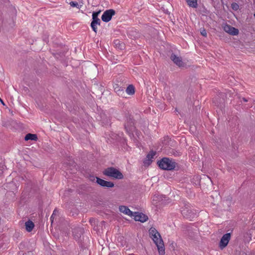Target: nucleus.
Returning <instances> with one entry per match:
<instances>
[{
	"mask_svg": "<svg viewBox=\"0 0 255 255\" xmlns=\"http://www.w3.org/2000/svg\"><path fill=\"white\" fill-rule=\"evenodd\" d=\"M157 163L160 168L166 170H173L177 165L174 160L168 157L162 158Z\"/></svg>",
	"mask_w": 255,
	"mask_h": 255,
	"instance_id": "1",
	"label": "nucleus"
},
{
	"mask_svg": "<svg viewBox=\"0 0 255 255\" xmlns=\"http://www.w3.org/2000/svg\"><path fill=\"white\" fill-rule=\"evenodd\" d=\"M103 174L107 176L116 179H123L124 175L123 173L118 169L114 167H108L104 169Z\"/></svg>",
	"mask_w": 255,
	"mask_h": 255,
	"instance_id": "2",
	"label": "nucleus"
},
{
	"mask_svg": "<svg viewBox=\"0 0 255 255\" xmlns=\"http://www.w3.org/2000/svg\"><path fill=\"white\" fill-rule=\"evenodd\" d=\"M181 213L183 217L191 220L196 216L197 212L192 209V207L188 203H185L184 206L182 208Z\"/></svg>",
	"mask_w": 255,
	"mask_h": 255,
	"instance_id": "3",
	"label": "nucleus"
},
{
	"mask_svg": "<svg viewBox=\"0 0 255 255\" xmlns=\"http://www.w3.org/2000/svg\"><path fill=\"white\" fill-rule=\"evenodd\" d=\"M151 238L152 239L153 242L156 245L159 255H165V248L164 245L163 243V241L160 235L159 236L157 235H155V236H150Z\"/></svg>",
	"mask_w": 255,
	"mask_h": 255,
	"instance_id": "4",
	"label": "nucleus"
},
{
	"mask_svg": "<svg viewBox=\"0 0 255 255\" xmlns=\"http://www.w3.org/2000/svg\"><path fill=\"white\" fill-rule=\"evenodd\" d=\"M225 97H227L226 93L223 92L220 93L217 96L214 98L213 103L217 107L222 108L225 105Z\"/></svg>",
	"mask_w": 255,
	"mask_h": 255,
	"instance_id": "5",
	"label": "nucleus"
},
{
	"mask_svg": "<svg viewBox=\"0 0 255 255\" xmlns=\"http://www.w3.org/2000/svg\"><path fill=\"white\" fill-rule=\"evenodd\" d=\"M116 14V11L113 9H110L105 11L102 15V20L103 21L108 22L110 21L112 16Z\"/></svg>",
	"mask_w": 255,
	"mask_h": 255,
	"instance_id": "6",
	"label": "nucleus"
},
{
	"mask_svg": "<svg viewBox=\"0 0 255 255\" xmlns=\"http://www.w3.org/2000/svg\"><path fill=\"white\" fill-rule=\"evenodd\" d=\"M96 182L100 186L105 188H113L115 186V184L113 182L111 181H106L104 179L100 178L99 177L97 178Z\"/></svg>",
	"mask_w": 255,
	"mask_h": 255,
	"instance_id": "7",
	"label": "nucleus"
},
{
	"mask_svg": "<svg viewBox=\"0 0 255 255\" xmlns=\"http://www.w3.org/2000/svg\"><path fill=\"white\" fill-rule=\"evenodd\" d=\"M72 232L75 240L78 242H80L81 241V236L84 233V229L81 227L75 228Z\"/></svg>",
	"mask_w": 255,
	"mask_h": 255,
	"instance_id": "8",
	"label": "nucleus"
},
{
	"mask_svg": "<svg viewBox=\"0 0 255 255\" xmlns=\"http://www.w3.org/2000/svg\"><path fill=\"white\" fill-rule=\"evenodd\" d=\"M231 233H226L222 237L219 244L220 248L221 249L225 248L228 244L231 238Z\"/></svg>",
	"mask_w": 255,
	"mask_h": 255,
	"instance_id": "9",
	"label": "nucleus"
},
{
	"mask_svg": "<svg viewBox=\"0 0 255 255\" xmlns=\"http://www.w3.org/2000/svg\"><path fill=\"white\" fill-rule=\"evenodd\" d=\"M133 214L134 219L136 221L144 223L148 219L147 216L142 213L134 212Z\"/></svg>",
	"mask_w": 255,
	"mask_h": 255,
	"instance_id": "10",
	"label": "nucleus"
},
{
	"mask_svg": "<svg viewBox=\"0 0 255 255\" xmlns=\"http://www.w3.org/2000/svg\"><path fill=\"white\" fill-rule=\"evenodd\" d=\"M224 30L227 33L232 35H237L239 34V31L237 28H236L232 26L226 24L224 27Z\"/></svg>",
	"mask_w": 255,
	"mask_h": 255,
	"instance_id": "11",
	"label": "nucleus"
},
{
	"mask_svg": "<svg viewBox=\"0 0 255 255\" xmlns=\"http://www.w3.org/2000/svg\"><path fill=\"white\" fill-rule=\"evenodd\" d=\"M133 121L131 119L128 120L127 123L125 124V128L128 134H131L134 129Z\"/></svg>",
	"mask_w": 255,
	"mask_h": 255,
	"instance_id": "12",
	"label": "nucleus"
},
{
	"mask_svg": "<svg viewBox=\"0 0 255 255\" xmlns=\"http://www.w3.org/2000/svg\"><path fill=\"white\" fill-rule=\"evenodd\" d=\"M171 60L177 66L180 67H183L184 63L182 61V58L180 57H178L174 53H172L170 56Z\"/></svg>",
	"mask_w": 255,
	"mask_h": 255,
	"instance_id": "13",
	"label": "nucleus"
},
{
	"mask_svg": "<svg viewBox=\"0 0 255 255\" xmlns=\"http://www.w3.org/2000/svg\"><path fill=\"white\" fill-rule=\"evenodd\" d=\"M156 152L151 150L146 155V159L143 161L144 165H149L152 161V159L155 156Z\"/></svg>",
	"mask_w": 255,
	"mask_h": 255,
	"instance_id": "14",
	"label": "nucleus"
},
{
	"mask_svg": "<svg viewBox=\"0 0 255 255\" xmlns=\"http://www.w3.org/2000/svg\"><path fill=\"white\" fill-rule=\"evenodd\" d=\"M101 24V20L98 17H92V21L91 23V27L92 30L97 33V25H100Z\"/></svg>",
	"mask_w": 255,
	"mask_h": 255,
	"instance_id": "15",
	"label": "nucleus"
},
{
	"mask_svg": "<svg viewBox=\"0 0 255 255\" xmlns=\"http://www.w3.org/2000/svg\"><path fill=\"white\" fill-rule=\"evenodd\" d=\"M119 210L121 212L128 216H131L133 215L132 212L128 207L125 206H120L119 207Z\"/></svg>",
	"mask_w": 255,
	"mask_h": 255,
	"instance_id": "16",
	"label": "nucleus"
},
{
	"mask_svg": "<svg viewBox=\"0 0 255 255\" xmlns=\"http://www.w3.org/2000/svg\"><path fill=\"white\" fill-rule=\"evenodd\" d=\"M115 92L120 96H124L125 92L124 89L116 84L114 86Z\"/></svg>",
	"mask_w": 255,
	"mask_h": 255,
	"instance_id": "17",
	"label": "nucleus"
},
{
	"mask_svg": "<svg viewBox=\"0 0 255 255\" xmlns=\"http://www.w3.org/2000/svg\"><path fill=\"white\" fill-rule=\"evenodd\" d=\"M114 44L116 48L120 50H123L125 47V44L119 39L115 40L114 41Z\"/></svg>",
	"mask_w": 255,
	"mask_h": 255,
	"instance_id": "18",
	"label": "nucleus"
},
{
	"mask_svg": "<svg viewBox=\"0 0 255 255\" xmlns=\"http://www.w3.org/2000/svg\"><path fill=\"white\" fill-rule=\"evenodd\" d=\"M24 139L26 141L29 140L36 141L38 139V137L36 134L29 133L26 134L24 137Z\"/></svg>",
	"mask_w": 255,
	"mask_h": 255,
	"instance_id": "19",
	"label": "nucleus"
},
{
	"mask_svg": "<svg viewBox=\"0 0 255 255\" xmlns=\"http://www.w3.org/2000/svg\"><path fill=\"white\" fill-rule=\"evenodd\" d=\"M25 224L26 230L28 232H30L34 227V223L30 220L26 222Z\"/></svg>",
	"mask_w": 255,
	"mask_h": 255,
	"instance_id": "20",
	"label": "nucleus"
},
{
	"mask_svg": "<svg viewBox=\"0 0 255 255\" xmlns=\"http://www.w3.org/2000/svg\"><path fill=\"white\" fill-rule=\"evenodd\" d=\"M186 1L190 7L197 8L198 6L197 0H186Z\"/></svg>",
	"mask_w": 255,
	"mask_h": 255,
	"instance_id": "21",
	"label": "nucleus"
},
{
	"mask_svg": "<svg viewBox=\"0 0 255 255\" xmlns=\"http://www.w3.org/2000/svg\"><path fill=\"white\" fill-rule=\"evenodd\" d=\"M126 92L129 95H132L135 93V89L132 85H129L126 89Z\"/></svg>",
	"mask_w": 255,
	"mask_h": 255,
	"instance_id": "22",
	"label": "nucleus"
},
{
	"mask_svg": "<svg viewBox=\"0 0 255 255\" xmlns=\"http://www.w3.org/2000/svg\"><path fill=\"white\" fill-rule=\"evenodd\" d=\"M149 234L150 237L152 236H155V235H157L159 236V232L156 230V229H155L154 228H153V227H151L149 230Z\"/></svg>",
	"mask_w": 255,
	"mask_h": 255,
	"instance_id": "23",
	"label": "nucleus"
},
{
	"mask_svg": "<svg viewBox=\"0 0 255 255\" xmlns=\"http://www.w3.org/2000/svg\"><path fill=\"white\" fill-rule=\"evenodd\" d=\"M231 8L233 10L237 11L239 8V5L238 3L234 2L231 4Z\"/></svg>",
	"mask_w": 255,
	"mask_h": 255,
	"instance_id": "24",
	"label": "nucleus"
},
{
	"mask_svg": "<svg viewBox=\"0 0 255 255\" xmlns=\"http://www.w3.org/2000/svg\"><path fill=\"white\" fill-rule=\"evenodd\" d=\"M69 4L71 5V6H72V7H77L78 9H80V7L81 6V5H79L78 3L77 2H76V1H71L69 3Z\"/></svg>",
	"mask_w": 255,
	"mask_h": 255,
	"instance_id": "25",
	"label": "nucleus"
},
{
	"mask_svg": "<svg viewBox=\"0 0 255 255\" xmlns=\"http://www.w3.org/2000/svg\"><path fill=\"white\" fill-rule=\"evenodd\" d=\"M53 55L57 58H58L59 56L60 58H62L64 56V52H59L56 53H53Z\"/></svg>",
	"mask_w": 255,
	"mask_h": 255,
	"instance_id": "26",
	"label": "nucleus"
},
{
	"mask_svg": "<svg viewBox=\"0 0 255 255\" xmlns=\"http://www.w3.org/2000/svg\"><path fill=\"white\" fill-rule=\"evenodd\" d=\"M58 213V211L55 209L53 212V213L50 217V220L51 221V223H53V219H54V218L55 216H56V215L57 214V213Z\"/></svg>",
	"mask_w": 255,
	"mask_h": 255,
	"instance_id": "27",
	"label": "nucleus"
},
{
	"mask_svg": "<svg viewBox=\"0 0 255 255\" xmlns=\"http://www.w3.org/2000/svg\"><path fill=\"white\" fill-rule=\"evenodd\" d=\"M104 117H105V118H103L101 121H102V123L104 124L105 125H108L110 122V119H108L105 115H104Z\"/></svg>",
	"mask_w": 255,
	"mask_h": 255,
	"instance_id": "28",
	"label": "nucleus"
},
{
	"mask_svg": "<svg viewBox=\"0 0 255 255\" xmlns=\"http://www.w3.org/2000/svg\"><path fill=\"white\" fill-rule=\"evenodd\" d=\"M200 33H201V34L202 36H203L204 37H206L207 36L206 31V30L204 28L200 29Z\"/></svg>",
	"mask_w": 255,
	"mask_h": 255,
	"instance_id": "29",
	"label": "nucleus"
},
{
	"mask_svg": "<svg viewBox=\"0 0 255 255\" xmlns=\"http://www.w3.org/2000/svg\"><path fill=\"white\" fill-rule=\"evenodd\" d=\"M100 12L101 10H99L98 11H94L92 13V17H98V15Z\"/></svg>",
	"mask_w": 255,
	"mask_h": 255,
	"instance_id": "30",
	"label": "nucleus"
},
{
	"mask_svg": "<svg viewBox=\"0 0 255 255\" xmlns=\"http://www.w3.org/2000/svg\"><path fill=\"white\" fill-rule=\"evenodd\" d=\"M98 177L95 176L94 175H90L89 180L92 182H94L95 180H97V178Z\"/></svg>",
	"mask_w": 255,
	"mask_h": 255,
	"instance_id": "31",
	"label": "nucleus"
},
{
	"mask_svg": "<svg viewBox=\"0 0 255 255\" xmlns=\"http://www.w3.org/2000/svg\"><path fill=\"white\" fill-rule=\"evenodd\" d=\"M172 153L175 156H179L180 155V152L175 151L174 149H172Z\"/></svg>",
	"mask_w": 255,
	"mask_h": 255,
	"instance_id": "32",
	"label": "nucleus"
},
{
	"mask_svg": "<svg viewBox=\"0 0 255 255\" xmlns=\"http://www.w3.org/2000/svg\"><path fill=\"white\" fill-rule=\"evenodd\" d=\"M67 254V253L66 251H61V252H58L56 253V255H66Z\"/></svg>",
	"mask_w": 255,
	"mask_h": 255,
	"instance_id": "33",
	"label": "nucleus"
},
{
	"mask_svg": "<svg viewBox=\"0 0 255 255\" xmlns=\"http://www.w3.org/2000/svg\"><path fill=\"white\" fill-rule=\"evenodd\" d=\"M82 252L88 254L89 253V251L88 250V249L85 248L83 249Z\"/></svg>",
	"mask_w": 255,
	"mask_h": 255,
	"instance_id": "34",
	"label": "nucleus"
},
{
	"mask_svg": "<svg viewBox=\"0 0 255 255\" xmlns=\"http://www.w3.org/2000/svg\"><path fill=\"white\" fill-rule=\"evenodd\" d=\"M2 126H3V127H6L7 125H6V123L5 122H2Z\"/></svg>",
	"mask_w": 255,
	"mask_h": 255,
	"instance_id": "35",
	"label": "nucleus"
},
{
	"mask_svg": "<svg viewBox=\"0 0 255 255\" xmlns=\"http://www.w3.org/2000/svg\"><path fill=\"white\" fill-rule=\"evenodd\" d=\"M243 99V100L245 102H248V100L246 98H243V99Z\"/></svg>",
	"mask_w": 255,
	"mask_h": 255,
	"instance_id": "36",
	"label": "nucleus"
},
{
	"mask_svg": "<svg viewBox=\"0 0 255 255\" xmlns=\"http://www.w3.org/2000/svg\"><path fill=\"white\" fill-rule=\"evenodd\" d=\"M0 101L2 104V105H4V102H3L2 100L0 98Z\"/></svg>",
	"mask_w": 255,
	"mask_h": 255,
	"instance_id": "37",
	"label": "nucleus"
},
{
	"mask_svg": "<svg viewBox=\"0 0 255 255\" xmlns=\"http://www.w3.org/2000/svg\"><path fill=\"white\" fill-rule=\"evenodd\" d=\"M254 16L255 17V14H254Z\"/></svg>",
	"mask_w": 255,
	"mask_h": 255,
	"instance_id": "38",
	"label": "nucleus"
}]
</instances>
